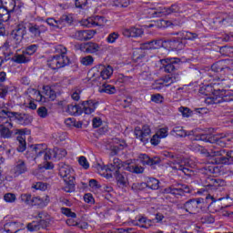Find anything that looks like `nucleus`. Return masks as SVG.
<instances>
[{
    "label": "nucleus",
    "instance_id": "obj_1",
    "mask_svg": "<svg viewBox=\"0 0 233 233\" xmlns=\"http://www.w3.org/2000/svg\"><path fill=\"white\" fill-rule=\"evenodd\" d=\"M208 157H217L212 161L213 165H232L233 151H226L218 147V146H211L207 152Z\"/></svg>",
    "mask_w": 233,
    "mask_h": 233
},
{
    "label": "nucleus",
    "instance_id": "obj_2",
    "mask_svg": "<svg viewBox=\"0 0 233 233\" xmlns=\"http://www.w3.org/2000/svg\"><path fill=\"white\" fill-rule=\"evenodd\" d=\"M177 35H179L178 39H174V40H167L165 41V45L169 48V50H183L185 48V44H183V39L184 40H194L198 39V34L188 32V31H184L180 33H177Z\"/></svg>",
    "mask_w": 233,
    "mask_h": 233
},
{
    "label": "nucleus",
    "instance_id": "obj_3",
    "mask_svg": "<svg viewBox=\"0 0 233 233\" xmlns=\"http://www.w3.org/2000/svg\"><path fill=\"white\" fill-rule=\"evenodd\" d=\"M229 134H218V135H200L196 137V141H206L208 143H216V145H219V147H225L227 145V141H231Z\"/></svg>",
    "mask_w": 233,
    "mask_h": 233
},
{
    "label": "nucleus",
    "instance_id": "obj_4",
    "mask_svg": "<svg viewBox=\"0 0 233 233\" xmlns=\"http://www.w3.org/2000/svg\"><path fill=\"white\" fill-rule=\"evenodd\" d=\"M35 96V101H38L40 103H46V99L48 101H56V97H57V95L56 94V91L50 87V86H43V91L42 93L44 94L41 95V92L37 91V89H29V93H32Z\"/></svg>",
    "mask_w": 233,
    "mask_h": 233
},
{
    "label": "nucleus",
    "instance_id": "obj_5",
    "mask_svg": "<svg viewBox=\"0 0 233 233\" xmlns=\"http://www.w3.org/2000/svg\"><path fill=\"white\" fill-rule=\"evenodd\" d=\"M28 172V165L23 159H18L13 168L9 171V173L5 176L6 181H12V179H15V177H19V176H23V174H26Z\"/></svg>",
    "mask_w": 233,
    "mask_h": 233
},
{
    "label": "nucleus",
    "instance_id": "obj_6",
    "mask_svg": "<svg viewBox=\"0 0 233 233\" xmlns=\"http://www.w3.org/2000/svg\"><path fill=\"white\" fill-rule=\"evenodd\" d=\"M26 35V25L25 23H20L16 25V27L12 32L11 46L13 48H19L23 44V38Z\"/></svg>",
    "mask_w": 233,
    "mask_h": 233
},
{
    "label": "nucleus",
    "instance_id": "obj_7",
    "mask_svg": "<svg viewBox=\"0 0 233 233\" xmlns=\"http://www.w3.org/2000/svg\"><path fill=\"white\" fill-rule=\"evenodd\" d=\"M6 114V119H9L11 122L17 121L18 125L26 127V125H30V123H32V116L28 114L12 111V109H9V112Z\"/></svg>",
    "mask_w": 233,
    "mask_h": 233
},
{
    "label": "nucleus",
    "instance_id": "obj_8",
    "mask_svg": "<svg viewBox=\"0 0 233 233\" xmlns=\"http://www.w3.org/2000/svg\"><path fill=\"white\" fill-rule=\"evenodd\" d=\"M179 79H180L179 73L167 75V76H164V78L162 79V82L156 81L155 83H153L152 88H153V90H161V88H163V86H170V85H172L174 83H177V81H179Z\"/></svg>",
    "mask_w": 233,
    "mask_h": 233
},
{
    "label": "nucleus",
    "instance_id": "obj_9",
    "mask_svg": "<svg viewBox=\"0 0 233 233\" xmlns=\"http://www.w3.org/2000/svg\"><path fill=\"white\" fill-rule=\"evenodd\" d=\"M201 203H203V198H193L187 200L183 205H177V208H184L186 212L188 214H196V212H199V208H201Z\"/></svg>",
    "mask_w": 233,
    "mask_h": 233
},
{
    "label": "nucleus",
    "instance_id": "obj_10",
    "mask_svg": "<svg viewBox=\"0 0 233 233\" xmlns=\"http://www.w3.org/2000/svg\"><path fill=\"white\" fill-rule=\"evenodd\" d=\"M0 137L3 139H11V137H14V134H15V131L10 130V128H14V124L10 121L9 118L5 119H0Z\"/></svg>",
    "mask_w": 233,
    "mask_h": 233
},
{
    "label": "nucleus",
    "instance_id": "obj_11",
    "mask_svg": "<svg viewBox=\"0 0 233 233\" xmlns=\"http://www.w3.org/2000/svg\"><path fill=\"white\" fill-rule=\"evenodd\" d=\"M27 30L31 34V37H41V34L47 32L48 27H46V23L43 22L29 23Z\"/></svg>",
    "mask_w": 233,
    "mask_h": 233
},
{
    "label": "nucleus",
    "instance_id": "obj_12",
    "mask_svg": "<svg viewBox=\"0 0 233 233\" xmlns=\"http://www.w3.org/2000/svg\"><path fill=\"white\" fill-rule=\"evenodd\" d=\"M171 168L173 170H180V172H183L186 176H190L192 172V170L188 168V160L181 157H177V160L171 162Z\"/></svg>",
    "mask_w": 233,
    "mask_h": 233
},
{
    "label": "nucleus",
    "instance_id": "obj_13",
    "mask_svg": "<svg viewBox=\"0 0 233 233\" xmlns=\"http://www.w3.org/2000/svg\"><path fill=\"white\" fill-rule=\"evenodd\" d=\"M181 12V6L177 4H173L170 7H163L158 11H153V17H163V15H170V14H179Z\"/></svg>",
    "mask_w": 233,
    "mask_h": 233
},
{
    "label": "nucleus",
    "instance_id": "obj_14",
    "mask_svg": "<svg viewBox=\"0 0 233 233\" xmlns=\"http://www.w3.org/2000/svg\"><path fill=\"white\" fill-rule=\"evenodd\" d=\"M150 134H152V129H150V126L148 125H144L142 128L139 127L135 128V136L142 143H148V139H150Z\"/></svg>",
    "mask_w": 233,
    "mask_h": 233
},
{
    "label": "nucleus",
    "instance_id": "obj_15",
    "mask_svg": "<svg viewBox=\"0 0 233 233\" xmlns=\"http://www.w3.org/2000/svg\"><path fill=\"white\" fill-rule=\"evenodd\" d=\"M96 35L95 30H81L75 32L71 37L76 41H89Z\"/></svg>",
    "mask_w": 233,
    "mask_h": 233
},
{
    "label": "nucleus",
    "instance_id": "obj_16",
    "mask_svg": "<svg viewBox=\"0 0 233 233\" xmlns=\"http://www.w3.org/2000/svg\"><path fill=\"white\" fill-rule=\"evenodd\" d=\"M25 129H15V135L18 136L16 137L18 141L17 151L18 152H25L26 150V139H25Z\"/></svg>",
    "mask_w": 233,
    "mask_h": 233
},
{
    "label": "nucleus",
    "instance_id": "obj_17",
    "mask_svg": "<svg viewBox=\"0 0 233 233\" xmlns=\"http://www.w3.org/2000/svg\"><path fill=\"white\" fill-rule=\"evenodd\" d=\"M45 154V151L43 150V146L42 145H35V146H31L29 150L26 152V157L27 159H37L40 156H43Z\"/></svg>",
    "mask_w": 233,
    "mask_h": 233
},
{
    "label": "nucleus",
    "instance_id": "obj_18",
    "mask_svg": "<svg viewBox=\"0 0 233 233\" xmlns=\"http://www.w3.org/2000/svg\"><path fill=\"white\" fill-rule=\"evenodd\" d=\"M101 47L93 42H87L78 45V50L81 52H85L86 54H96V52H99Z\"/></svg>",
    "mask_w": 233,
    "mask_h": 233
},
{
    "label": "nucleus",
    "instance_id": "obj_19",
    "mask_svg": "<svg viewBox=\"0 0 233 233\" xmlns=\"http://www.w3.org/2000/svg\"><path fill=\"white\" fill-rule=\"evenodd\" d=\"M95 70L99 72L100 70V77L104 80L110 79L112 74H114V68L110 66L98 65Z\"/></svg>",
    "mask_w": 233,
    "mask_h": 233
},
{
    "label": "nucleus",
    "instance_id": "obj_20",
    "mask_svg": "<svg viewBox=\"0 0 233 233\" xmlns=\"http://www.w3.org/2000/svg\"><path fill=\"white\" fill-rule=\"evenodd\" d=\"M23 228V224L17 221H9L4 225L3 231L5 233H17Z\"/></svg>",
    "mask_w": 233,
    "mask_h": 233
},
{
    "label": "nucleus",
    "instance_id": "obj_21",
    "mask_svg": "<svg viewBox=\"0 0 233 233\" xmlns=\"http://www.w3.org/2000/svg\"><path fill=\"white\" fill-rule=\"evenodd\" d=\"M96 106H97V102L94 100H87V101L82 102V106L80 108L82 112H84V114L90 115L96 111Z\"/></svg>",
    "mask_w": 233,
    "mask_h": 233
},
{
    "label": "nucleus",
    "instance_id": "obj_22",
    "mask_svg": "<svg viewBox=\"0 0 233 233\" xmlns=\"http://www.w3.org/2000/svg\"><path fill=\"white\" fill-rule=\"evenodd\" d=\"M122 167H125V163H123V161H121V159L116 157L113 159V162L109 165L106 166V172H114V174H116V172H121V168Z\"/></svg>",
    "mask_w": 233,
    "mask_h": 233
},
{
    "label": "nucleus",
    "instance_id": "obj_23",
    "mask_svg": "<svg viewBox=\"0 0 233 233\" xmlns=\"http://www.w3.org/2000/svg\"><path fill=\"white\" fill-rule=\"evenodd\" d=\"M125 37H140L143 35V29L137 27H130L123 30Z\"/></svg>",
    "mask_w": 233,
    "mask_h": 233
},
{
    "label": "nucleus",
    "instance_id": "obj_24",
    "mask_svg": "<svg viewBox=\"0 0 233 233\" xmlns=\"http://www.w3.org/2000/svg\"><path fill=\"white\" fill-rule=\"evenodd\" d=\"M50 203V197L46 196L44 198L41 197H33V203L32 207H40L41 208H44V207H46Z\"/></svg>",
    "mask_w": 233,
    "mask_h": 233
},
{
    "label": "nucleus",
    "instance_id": "obj_25",
    "mask_svg": "<svg viewBox=\"0 0 233 233\" xmlns=\"http://www.w3.org/2000/svg\"><path fill=\"white\" fill-rule=\"evenodd\" d=\"M59 175L61 176V177L64 178V181L65 179H70V177H75L74 170H72V167H70V166L67 165L60 167Z\"/></svg>",
    "mask_w": 233,
    "mask_h": 233
},
{
    "label": "nucleus",
    "instance_id": "obj_26",
    "mask_svg": "<svg viewBox=\"0 0 233 233\" xmlns=\"http://www.w3.org/2000/svg\"><path fill=\"white\" fill-rule=\"evenodd\" d=\"M140 161L142 165H149L150 167H152L154 165H159V163H161V158H159L158 157L150 158L147 155H141Z\"/></svg>",
    "mask_w": 233,
    "mask_h": 233
},
{
    "label": "nucleus",
    "instance_id": "obj_27",
    "mask_svg": "<svg viewBox=\"0 0 233 233\" xmlns=\"http://www.w3.org/2000/svg\"><path fill=\"white\" fill-rule=\"evenodd\" d=\"M14 63H17L18 65H25L26 63H30L31 57L28 56L24 51L22 54H15L12 58Z\"/></svg>",
    "mask_w": 233,
    "mask_h": 233
},
{
    "label": "nucleus",
    "instance_id": "obj_28",
    "mask_svg": "<svg viewBox=\"0 0 233 233\" xmlns=\"http://www.w3.org/2000/svg\"><path fill=\"white\" fill-rule=\"evenodd\" d=\"M2 3V8L6 10L9 14L17 11V5H15V0H0Z\"/></svg>",
    "mask_w": 233,
    "mask_h": 233
},
{
    "label": "nucleus",
    "instance_id": "obj_29",
    "mask_svg": "<svg viewBox=\"0 0 233 233\" xmlns=\"http://www.w3.org/2000/svg\"><path fill=\"white\" fill-rule=\"evenodd\" d=\"M115 178L119 187H127V183H128V178L127 177V173L117 171L114 173Z\"/></svg>",
    "mask_w": 233,
    "mask_h": 233
},
{
    "label": "nucleus",
    "instance_id": "obj_30",
    "mask_svg": "<svg viewBox=\"0 0 233 233\" xmlns=\"http://www.w3.org/2000/svg\"><path fill=\"white\" fill-rule=\"evenodd\" d=\"M127 147V142L124 140H119L117 138L115 139L114 145L111 147V150L116 156V154H119L120 150H124Z\"/></svg>",
    "mask_w": 233,
    "mask_h": 233
},
{
    "label": "nucleus",
    "instance_id": "obj_31",
    "mask_svg": "<svg viewBox=\"0 0 233 233\" xmlns=\"http://www.w3.org/2000/svg\"><path fill=\"white\" fill-rule=\"evenodd\" d=\"M132 224L135 227H140V228H150L152 222L145 217H141L137 219V222L135 220L132 221Z\"/></svg>",
    "mask_w": 233,
    "mask_h": 233
},
{
    "label": "nucleus",
    "instance_id": "obj_32",
    "mask_svg": "<svg viewBox=\"0 0 233 233\" xmlns=\"http://www.w3.org/2000/svg\"><path fill=\"white\" fill-rule=\"evenodd\" d=\"M66 112L70 116H81V114H83L81 106H79L78 105L72 104L67 106Z\"/></svg>",
    "mask_w": 233,
    "mask_h": 233
},
{
    "label": "nucleus",
    "instance_id": "obj_33",
    "mask_svg": "<svg viewBox=\"0 0 233 233\" xmlns=\"http://www.w3.org/2000/svg\"><path fill=\"white\" fill-rule=\"evenodd\" d=\"M66 186L63 187L65 192H74L76 190V177H70V179L66 178L64 180Z\"/></svg>",
    "mask_w": 233,
    "mask_h": 233
},
{
    "label": "nucleus",
    "instance_id": "obj_34",
    "mask_svg": "<svg viewBox=\"0 0 233 233\" xmlns=\"http://www.w3.org/2000/svg\"><path fill=\"white\" fill-rule=\"evenodd\" d=\"M171 136H176L177 137H187L190 134L187 133L182 127H175L171 130Z\"/></svg>",
    "mask_w": 233,
    "mask_h": 233
},
{
    "label": "nucleus",
    "instance_id": "obj_35",
    "mask_svg": "<svg viewBox=\"0 0 233 233\" xmlns=\"http://www.w3.org/2000/svg\"><path fill=\"white\" fill-rule=\"evenodd\" d=\"M56 60L58 63V68H65L70 65V58L67 56H59L56 55Z\"/></svg>",
    "mask_w": 233,
    "mask_h": 233
},
{
    "label": "nucleus",
    "instance_id": "obj_36",
    "mask_svg": "<svg viewBox=\"0 0 233 233\" xmlns=\"http://www.w3.org/2000/svg\"><path fill=\"white\" fill-rule=\"evenodd\" d=\"M144 187L151 188V190H157L159 188V180L156 178H148L147 183H144Z\"/></svg>",
    "mask_w": 233,
    "mask_h": 233
},
{
    "label": "nucleus",
    "instance_id": "obj_37",
    "mask_svg": "<svg viewBox=\"0 0 233 233\" xmlns=\"http://www.w3.org/2000/svg\"><path fill=\"white\" fill-rule=\"evenodd\" d=\"M146 45L147 48L157 50V48H161V46H163V40H152L147 42Z\"/></svg>",
    "mask_w": 233,
    "mask_h": 233
},
{
    "label": "nucleus",
    "instance_id": "obj_38",
    "mask_svg": "<svg viewBox=\"0 0 233 233\" xmlns=\"http://www.w3.org/2000/svg\"><path fill=\"white\" fill-rule=\"evenodd\" d=\"M126 168L128 172H132L133 174H143L145 171L143 167L137 165H128Z\"/></svg>",
    "mask_w": 233,
    "mask_h": 233
},
{
    "label": "nucleus",
    "instance_id": "obj_39",
    "mask_svg": "<svg viewBox=\"0 0 233 233\" xmlns=\"http://www.w3.org/2000/svg\"><path fill=\"white\" fill-rule=\"evenodd\" d=\"M167 194H172V196H183V189L181 187H167L165 189Z\"/></svg>",
    "mask_w": 233,
    "mask_h": 233
},
{
    "label": "nucleus",
    "instance_id": "obj_40",
    "mask_svg": "<svg viewBox=\"0 0 233 233\" xmlns=\"http://www.w3.org/2000/svg\"><path fill=\"white\" fill-rule=\"evenodd\" d=\"M206 103L208 105H219V103H223L222 96H210L206 99Z\"/></svg>",
    "mask_w": 233,
    "mask_h": 233
},
{
    "label": "nucleus",
    "instance_id": "obj_41",
    "mask_svg": "<svg viewBox=\"0 0 233 233\" xmlns=\"http://www.w3.org/2000/svg\"><path fill=\"white\" fill-rule=\"evenodd\" d=\"M10 19V13L6 9L0 7V25L1 23H6Z\"/></svg>",
    "mask_w": 233,
    "mask_h": 233
},
{
    "label": "nucleus",
    "instance_id": "obj_42",
    "mask_svg": "<svg viewBox=\"0 0 233 233\" xmlns=\"http://www.w3.org/2000/svg\"><path fill=\"white\" fill-rule=\"evenodd\" d=\"M20 199L22 203H25V205H30L32 207L34 197H32L31 194L25 193L20 196Z\"/></svg>",
    "mask_w": 233,
    "mask_h": 233
},
{
    "label": "nucleus",
    "instance_id": "obj_43",
    "mask_svg": "<svg viewBox=\"0 0 233 233\" xmlns=\"http://www.w3.org/2000/svg\"><path fill=\"white\" fill-rule=\"evenodd\" d=\"M53 153H55L56 159H63L66 157V150L59 147H55Z\"/></svg>",
    "mask_w": 233,
    "mask_h": 233
},
{
    "label": "nucleus",
    "instance_id": "obj_44",
    "mask_svg": "<svg viewBox=\"0 0 233 233\" xmlns=\"http://www.w3.org/2000/svg\"><path fill=\"white\" fill-rule=\"evenodd\" d=\"M47 66H49V68H52V70H57L59 68V64L57 62V56H56L51 57L47 61Z\"/></svg>",
    "mask_w": 233,
    "mask_h": 233
},
{
    "label": "nucleus",
    "instance_id": "obj_45",
    "mask_svg": "<svg viewBox=\"0 0 233 233\" xmlns=\"http://www.w3.org/2000/svg\"><path fill=\"white\" fill-rule=\"evenodd\" d=\"M44 161H50V159H56V153L53 149H46L44 151Z\"/></svg>",
    "mask_w": 233,
    "mask_h": 233
},
{
    "label": "nucleus",
    "instance_id": "obj_46",
    "mask_svg": "<svg viewBox=\"0 0 233 233\" xmlns=\"http://www.w3.org/2000/svg\"><path fill=\"white\" fill-rule=\"evenodd\" d=\"M93 21L95 24V26H105L106 25V19L104 16H95L93 17Z\"/></svg>",
    "mask_w": 233,
    "mask_h": 233
},
{
    "label": "nucleus",
    "instance_id": "obj_47",
    "mask_svg": "<svg viewBox=\"0 0 233 233\" xmlns=\"http://www.w3.org/2000/svg\"><path fill=\"white\" fill-rule=\"evenodd\" d=\"M9 112L10 108L5 107V104L0 101V119H2V121L6 119V116H8L7 113Z\"/></svg>",
    "mask_w": 233,
    "mask_h": 233
},
{
    "label": "nucleus",
    "instance_id": "obj_48",
    "mask_svg": "<svg viewBox=\"0 0 233 233\" xmlns=\"http://www.w3.org/2000/svg\"><path fill=\"white\" fill-rule=\"evenodd\" d=\"M37 48H39V46L37 45H31L29 46H27L24 52L26 54V56L28 57H30V56H34L35 52H37Z\"/></svg>",
    "mask_w": 233,
    "mask_h": 233
},
{
    "label": "nucleus",
    "instance_id": "obj_49",
    "mask_svg": "<svg viewBox=\"0 0 233 233\" xmlns=\"http://www.w3.org/2000/svg\"><path fill=\"white\" fill-rule=\"evenodd\" d=\"M27 229L30 232H36L37 230H41V226L39 225V221H33L27 224Z\"/></svg>",
    "mask_w": 233,
    "mask_h": 233
},
{
    "label": "nucleus",
    "instance_id": "obj_50",
    "mask_svg": "<svg viewBox=\"0 0 233 233\" xmlns=\"http://www.w3.org/2000/svg\"><path fill=\"white\" fill-rule=\"evenodd\" d=\"M176 68H177V63L176 62H170V63H167L166 66H164V70L167 74H172V72H174Z\"/></svg>",
    "mask_w": 233,
    "mask_h": 233
},
{
    "label": "nucleus",
    "instance_id": "obj_51",
    "mask_svg": "<svg viewBox=\"0 0 233 233\" xmlns=\"http://www.w3.org/2000/svg\"><path fill=\"white\" fill-rule=\"evenodd\" d=\"M99 92L102 94H116V87L110 85L103 86V87L99 89Z\"/></svg>",
    "mask_w": 233,
    "mask_h": 233
},
{
    "label": "nucleus",
    "instance_id": "obj_52",
    "mask_svg": "<svg viewBox=\"0 0 233 233\" xmlns=\"http://www.w3.org/2000/svg\"><path fill=\"white\" fill-rule=\"evenodd\" d=\"M81 92L82 90L79 87H75L72 89L71 97L73 101H79V99H81Z\"/></svg>",
    "mask_w": 233,
    "mask_h": 233
},
{
    "label": "nucleus",
    "instance_id": "obj_53",
    "mask_svg": "<svg viewBox=\"0 0 233 233\" xmlns=\"http://www.w3.org/2000/svg\"><path fill=\"white\" fill-rule=\"evenodd\" d=\"M61 212L62 214H64V216H66L67 218H72L73 219H75V218H77V215L75 212H72V209L68 208H62Z\"/></svg>",
    "mask_w": 233,
    "mask_h": 233
},
{
    "label": "nucleus",
    "instance_id": "obj_54",
    "mask_svg": "<svg viewBox=\"0 0 233 233\" xmlns=\"http://www.w3.org/2000/svg\"><path fill=\"white\" fill-rule=\"evenodd\" d=\"M81 63L85 66H90V65L94 64V57L92 56H84L81 59Z\"/></svg>",
    "mask_w": 233,
    "mask_h": 233
},
{
    "label": "nucleus",
    "instance_id": "obj_55",
    "mask_svg": "<svg viewBox=\"0 0 233 233\" xmlns=\"http://www.w3.org/2000/svg\"><path fill=\"white\" fill-rule=\"evenodd\" d=\"M115 6L127 8L130 5V0H113Z\"/></svg>",
    "mask_w": 233,
    "mask_h": 233
},
{
    "label": "nucleus",
    "instance_id": "obj_56",
    "mask_svg": "<svg viewBox=\"0 0 233 233\" xmlns=\"http://www.w3.org/2000/svg\"><path fill=\"white\" fill-rule=\"evenodd\" d=\"M211 70L213 72H223L225 67H223V62H217L211 66Z\"/></svg>",
    "mask_w": 233,
    "mask_h": 233
},
{
    "label": "nucleus",
    "instance_id": "obj_57",
    "mask_svg": "<svg viewBox=\"0 0 233 233\" xmlns=\"http://www.w3.org/2000/svg\"><path fill=\"white\" fill-rule=\"evenodd\" d=\"M139 77L142 81H152V73L150 71H144L140 74Z\"/></svg>",
    "mask_w": 233,
    "mask_h": 233
},
{
    "label": "nucleus",
    "instance_id": "obj_58",
    "mask_svg": "<svg viewBox=\"0 0 233 233\" xmlns=\"http://www.w3.org/2000/svg\"><path fill=\"white\" fill-rule=\"evenodd\" d=\"M4 199L6 203H15L16 197H15V194H14V193H6L4 196Z\"/></svg>",
    "mask_w": 233,
    "mask_h": 233
},
{
    "label": "nucleus",
    "instance_id": "obj_59",
    "mask_svg": "<svg viewBox=\"0 0 233 233\" xmlns=\"http://www.w3.org/2000/svg\"><path fill=\"white\" fill-rule=\"evenodd\" d=\"M178 112H180L183 117H190L192 116V111L188 107L181 106L178 108Z\"/></svg>",
    "mask_w": 233,
    "mask_h": 233
},
{
    "label": "nucleus",
    "instance_id": "obj_60",
    "mask_svg": "<svg viewBox=\"0 0 233 233\" xmlns=\"http://www.w3.org/2000/svg\"><path fill=\"white\" fill-rule=\"evenodd\" d=\"M156 134L160 139H163L168 136V127H162Z\"/></svg>",
    "mask_w": 233,
    "mask_h": 233
},
{
    "label": "nucleus",
    "instance_id": "obj_61",
    "mask_svg": "<svg viewBox=\"0 0 233 233\" xmlns=\"http://www.w3.org/2000/svg\"><path fill=\"white\" fill-rule=\"evenodd\" d=\"M37 114H38L39 117H42L45 119V117H48V109H46V107H45V106H40L37 109Z\"/></svg>",
    "mask_w": 233,
    "mask_h": 233
},
{
    "label": "nucleus",
    "instance_id": "obj_62",
    "mask_svg": "<svg viewBox=\"0 0 233 233\" xmlns=\"http://www.w3.org/2000/svg\"><path fill=\"white\" fill-rule=\"evenodd\" d=\"M82 26H86V28H92L95 25L94 24V17L87 18L82 21Z\"/></svg>",
    "mask_w": 233,
    "mask_h": 233
},
{
    "label": "nucleus",
    "instance_id": "obj_63",
    "mask_svg": "<svg viewBox=\"0 0 233 233\" xmlns=\"http://www.w3.org/2000/svg\"><path fill=\"white\" fill-rule=\"evenodd\" d=\"M7 94H8V86H5L2 83H0V97L2 99H5Z\"/></svg>",
    "mask_w": 233,
    "mask_h": 233
},
{
    "label": "nucleus",
    "instance_id": "obj_64",
    "mask_svg": "<svg viewBox=\"0 0 233 233\" xmlns=\"http://www.w3.org/2000/svg\"><path fill=\"white\" fill-rule=\"evenodd\" d=\"M118 38H119V34L113 32L108 35V36L106 37V41L107 43H116V40H117Z\"/></svg>",
    "mask_w": 233,
    "mask_h": 233
}]
</instances>
